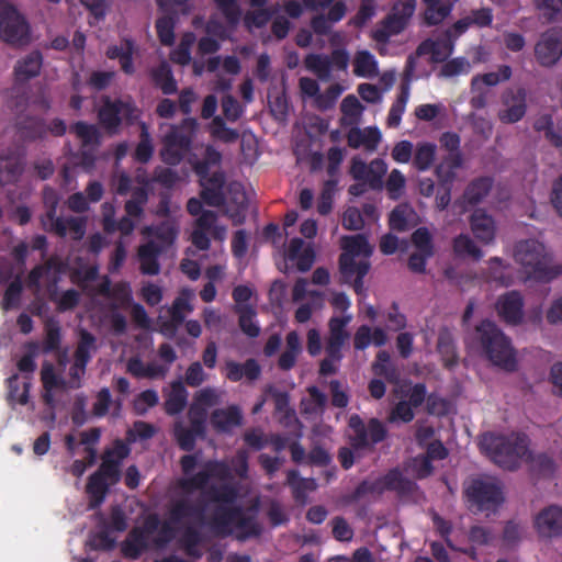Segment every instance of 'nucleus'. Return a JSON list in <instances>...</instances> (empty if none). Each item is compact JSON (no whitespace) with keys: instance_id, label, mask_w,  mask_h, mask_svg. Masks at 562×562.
Returning a JSON list of instances; mask_svg holds the SVG:
<instances>
[{"instance_id":"69168bd1","label":"nucleus","mask_w":562,"mask_h":562,"mask_svg":"<svg viewBox=\"0 0 562 562\" xmlns=\"http://www.w3.org/2000/svg\"><path fill=\"white\" fill-rule=\"evenodd\" d=\"M451 12V4L439 2L436 5H426L424 13L425 23L429 26L438 25Z\"/></svg>"},{"instance_id":"1a4fd4ad","label":"nucleus","mask_w":562,"mask_h":562,"mask_svg":"<svg viewBox=\"0 0 562 562\" xmlns=\"http://www.w3.org/2000/svg\"><path fill=\"white\" fill-rule=\"evenodd\" d=\"M469 508L474 512H495L504 502L501 484L491 477L472 479L464 488Z\"/></svg>"},{"instance_id":"4d7b16f0","label":"nucleus","mask_w":562,"mask_h":562,"mask_svg":"<svg viewBox=\"0 0 562 562\" xmlns=\"http://www.w3.org/2000/svg\"><path fill=\"white\" fill-rule=\"evenodd\" d=\"M23 292V283L21 278L18 276L5 289L1 307L3 311H10L18 308L21 303V296Z\"/></svg>"},{"instance_id":"79ce46f5","label":"nucleus","mask_w":562,"mask_h":562,"mask_svg":"<svg viewBox=\"0 0 562 562\" xmlns=\"http://www.w3.org/2000/svg\"><path fill=\"white\" fill-rule=\"evenodd\" d=\"M235 312L238 314V325L241 331L250 338L258 337L260 327L255 322L256 310L251 305H238L235 307Z\"/></svg>"},{"instance_id":"cd10ccee","label":"nucleus","mask_w":562,"mask_h":562,"mask_svg":"<svg viewBox=\"0 0 562 562\" xmlns=\"http://www.w3.org/2000/svg\"><path fill=\"white\" fill-rule=\"evenodd\" d=\"M16 133L23 140H37L46 138V122L38 116H25L15 124Z\"/></svg>"},{"instance_id":"393cba45","label":"nucleus","mask_w":562,"mask_h":562,"mask_svg":"<svg viewBox=\"0 0 562 562\" xmlns=\"http://www.w3.org/2000/svg\"><path fill=\"white\" fill-rule=\"evenodd\" d=\"M471 229L480 241L488 244L495 237V222L493 217L479 209L475 210L470 217Z\"/></svg>"},{"instance_id":"4c0bfd02","label":"nucleus","mask_w":562,"mask_h":562,"mask_svg":"<svg viewBox=\"0 0 562 562\" xmlns=\"http://www.w3.org/2000/svg\"><path fill=\"white\" fill-rule=\"evenodd\" d=\"M70 130L80 139L83 148H98L101 145V133L94 124L78 121L71 125Z\"/></svg>"},{"instance_id":"b1692460","label":"nucleus","mask_w":562,"mask_h":562,"mask_svg":"<svg viewBox=\"0 0 562 562\" xmlns=\"http://www.w3.org/2000/svg\"><path fill=\"white\" fill-rule=\"evenodd\" d=\"M387 342V335L381 327L371 328L369 325H360L352 339L353 348L358 351L366 350L371 344L382 347Z\"/></svg>"},{"instance_id":"2f4dec72","label":"nucleus","mask_w":562,"mask_h":562,"mask_svg":"<svg viewBox=\"0 0 562 562\" xmlns=\"http://www.w3.org/2000/svg\"><path fill=\"white\" fill-rule=\"evenodd\" d=\"M24 379L25 381L21 383L18 373L7 379V401L11 407H14L16 404L26 405L29 403L31 382L29 376H24Z\"/></svg>"},{"instance_id":"f3484780","label":"nucleus","mask_w":562,"mask_h":562,"mask_svg":"<svg viewBox=\"0 0 562 562\" xmlns=\"http://www.w3.org/2000/svg\"><path fill=\"white\" fill-rule=\"evenodd\" d=\"M454 40L450 30H447L436 41H424L417 48V54L423 55L429 53L431 61L445 63L453 53Z\"/></svg>"},{"instance_id":"774afa93","label":"nucleus","mask_w":562,"mask_h":562,"mask_svg":"<svg viewBox=\"0 0 562 562\" xmlns=\"http://www.w3.org/2000/svg\"><path fill=\"white\" fill-rule=\"evenodd\" d=\"M157 428L144 420H136L132 429L126 432L127 443L136 441V439L147 440L155 436Z\"/></svg>"},{"instance_id":"4be33fe9","label":"nucleus","mask_w":562,"mask_h":562,"mask_svg":"<svg viewBox=\"0 0 562 562\" xmlns=\"http://www.w3.org/2000/svg\"><path fill=\"white\" fill-rule=\"evenodd\" d=\"M43 66V56L40 50H33L16 61L14 78L16 83H23L40 75Z\"/></svg>"},{"instance_id":"c9c22d12","label":"nucleus","mask_w":562,"mask_h":562,"mask_svg":"<svg viewBox=\"0 0 562 562\" xmlns=\"http://www.w3.org/2000/svg\"><path fill=\"white\" fill-rule=\"evenodd\" d=\"M44 340L42 342V352L52 353L57 352L61 345V327L58 319L48 317L44 322Z\"/></svg>"},{"instance_id":"0eeeda50","label":"nucleus","mask_w":562,"mask_h":562,"mask_svg":"<svg viewBox=\"0 0 562 562\" xmlns=\"http://www.w3.org/2000/svg\"><path fill=\"white\" fill-rule=\"evenodd\" d=\"M480 449L490 459L506 470H516L524 457L529 453L526 435L503 436L486 432L481 437Z\"/></svg>"},{"instance_id":"c756f323","label":"nucleus","mask_w":562,"mask_h":562,"mask_svg":"<svg viewBox=\"0 0 562 562\" xmlns=\"http://www.w3.org/2000/svg\"><path fill=\"white\" fill-rule=\"evenodd\" d=\"M188 391L179 380L170 384V390L165 394L166 400L164 409L167 415L176 416L180 414L188 404Z\"/></svg>"},{"instance_id":"603ef678","label":"nucleus","mask_w":562,"mask_h":562,"mask_svg":"<svg viewBox=\"0 0 562 562\" xmlns=\"http://www.w3.org/2000/svg\"><path fill=\"white\" fill-rule=\"evenodd\" d=\"M277 11V8H261L247 11L243 19L244 25L248 30L252 27L262 29L269 23Z\"/></svg>"},{"instance_id":"dca6fc26","label":"nucleus","mask_w":562,"mask_h":562,"mask_svg":"<svg viewBox=\"0 0 562 562\" xmlns=\"http://www.w3.org/2000/svg\"><path fill=\"white\" fill-rule=\"evenodd\" d=\"M535 527L544 538L562 536V507L550 505L540 510L535 518Z\"/></svg>"},{"instance_id":"a878e982","label":"nucleus","mask_w":562,"mask_h":562,"mask_svg":"<svg viewBox=\"0 0 562 562\" xmlns=\"http://www.w3.org/2000/svg\"><path fill=\"white\" fill-rule=\"evenodd\" d=\"M286 484L292 490V496L297 504L307 503L308 493L317 488V483L313 477H300L297 470H289L286 473Z\"/></svg>"},{"instance_id":"4468645a","label":"nucleus","mask_w":562,"mask_h":562,"mask_svg":"<svg viewBox=\"0 0 562 562\" xmlns=\"http://www.w3.org/2000/svg\"><path fill=\"white\" fill-rule=\"evenodd\" d=\"M499 317L508 325L517 326L524 319V297L519 291L513 290L501 295L496 302Z\"/></svg>"},{"instance_id":"20e7f679","label":"nucleus","mask_w":562,"mask_h":562,"mask_svg":"<svg viewBox=\"0 0 562 562\" xmlns=\"http://www.w3.org/2000/svg\"><path fill=\"white\" fill-rule=\"evenodd\" d=\"M471 346L494 366L508 372L517 369L512 340L490 319H484L475 326L471 336Z\"/></svg>"},{"instance_id":"473e14b6","label":"nucleus","mask_w":562,"mask_h":562,"mask_svg":"<svg viewBox=\"0 0 562 562\" xmlns=\"http://www.w3.org/2000/svg\"><path fill=\"white\" fill-rule=\"evenodd\" d=\"M97 348V338L87 329H80L79 340L74 353L76 367L86 369L92 358V352Z\"/></svg>"},{"instance_id":"aec40b11","label":"nucleus","mask_w":562,"mask_h":562,"mask_svg":"<svg viewBox=\"0 0 562 562\" xmlns=\"http://www.w3.org/2000/svg\"><path fill=\"white\" fill-rule=\"evenodd\" d=\"M504 104L507 106L498 114L503 123H516L520 121L526 114V92L524 89H518L516 93L504 95Z\"/></svg>"},{"instance_id":"e433bc0d","label":"nucleus","mask_w":562,"mask_h":562,"mask_svg":"<svg viewBox=\"0 0 562 562\" xmlns=\"http://www.w3.org/2000/svg\"><path fill=\"white\" fill-rule=\"evenodd\" d=\"M493 180L490 177H480L472 180L465 188L462 199L470 205L480 203L491 191Z\"/></svg>"},{"instance_id":"8fccbe9b","label":"nucleus","mask_w":562,"mask_h":562,"mask_svg":"<svg viewBox=\"0 0 562 562\" xmlns=\"http://www.w3.org/2000/svg\"><path fill=\"white\" fill-rule=\"evenodd\" d=\"M378 71V63L374 56L368 50H360L353 60V72L358 77H372Z\"/></svg>"},{"instance_id":"680f3d73","label":"nucleus","mask_w":562,"mask_h":562,"mask_svg":"<svg viewBox=\"0 0 562 562\" xmlns=\"http://www.w3.org/2000/svg\"><path fill=\"white\" fill-rule=\"evenodd\" d=\"M336 186L337 180L335 179H329L324 182L317 202V212L321 215H327L331 212Z\"/></svg>"},{"instance_id":"72a5a7b5","label":"nucleus","mask_w":562,"mask_h":562,"mask_svg":"<svg viewBox=\"0 0 562 562\" xmlns=\"http://www.w3.org/2000/svg\"><path fill=\"white\" fill-rule=\"evenodd\" d=\"M463 165L461 150L448 153L442 161L436 166L435 173L439 182L452 183L456 178V170Z\"/></svg>"},{"instance_id":"864d4df0","label":"nucleus","mask_w":562,"mask_h":562,"mask_svg":"<svg viewBox=\"0 0 562 562\" xmlns=\"http://www.w3.org/2000/svg\"><path fill=\"white\" fill-rule=\"evenodd\" d=\"M383 476L374 481L363 480L348 495V502L356 503L370 494L381 495L384 492Z\"/></svg>"},{"instance_id":"ea45409f","label":"nucleus","mask_w":562,"mask_h":562,"mask_svg":"<svg viewBox=\"0 0 562 562\" xmlns=\"http://www.w3.org/2000/svg\"><path fill=\"white\" fill-rule=\"evenodd\" d=\"M404 19L391 12L382 21V26L373 32V38L376 42L385 43L393 35L400 34L406 27Z\"/></svg>"},{"instance_id":"e2e57ef3","label":"nucleus","mask_w":562,"mask_h":562,"mask_svg":"<svg viewBox=\"0 0 562 562\" xmlns=\"http://www.w3.org/2000/svg\"><path fill=\"white\" fill-rule=\"evenodd\" d=\"M470 68L471 65L465 57H456L445 61L440 69L439 76L451 78L462 74H469Z\"/></svg>"},{"instance_id":"9d476101","label":"nucleus","mask_w":562,"mask_h":562,"mask_svg":"<svg viewBox=\"0 0 562 562\" xmlns=\"http://www.w3.org/2000/svg\"><path fill=\"white\" fill-rule=\"evenodd\" d=\"M0 38L13 46L31 41V27L25 16L10 2L0 1Z\"/></svg>"},{"instance_id":"0e129e2a","label":"nucleus","mask_w":562,"mask_h":562,"mask_svg":"<svg viewBox=\"0 0 562 562\" xmlns=\"http://www.w3.org/2000/svg\"><path fill=\"white\" fill-rule=\"evenodd\" d=\"M195 41V35L192 32L186 33L172 55V60L179 65H188L191 61V47Z\"/></svg>"},{"instance_id":"412c9836","label":"nucleus","mask_w":562,"mask_h":562,"mask_svg":"<svg viewBox=\"0 0 562 562\" xmlns=\"http://www.w3.org/2000/svg\"><path fill=\"white\" fill-rule=\"evenodd\" d=\"M210 422L212 427L218 432H228L232 428L240 426L243 414L238 406L231 405L227 408L214 409Z\"/></svg>"},{"instance_id":"6e6552de","label":"nucleus","mask_w":562,"mask_h":562,"mask_svg":"<svg viewBox=\"0 0 562 562\" xmlns=\"http://www.w3.org/2000/svg\"><path fill=\"white\" fill-rule=\"evenodd\" d=\"M98 122L108 135H117L122 124L134 125L140 117V110L131 97L112 99L103 95L98 110Z\"/></svg>"},{"instance_id":"423d86ee","label":"nucleus","mask_w":562,"mask_h":562,"mask_svg":"<svg viewBox=\"0 0 562 562\" xmlns=\"http://www.w3.org/2000/svg\"><path fill=\"white\" fill-rule=\"evenodd\" d=\"M514 257L529 280L548 283L562 274V266L552 265V257L546 246L536 239L519 241Z\"/></svg>"},{"instance_id":"a19ab883","label":"nucleus","mask_w":562,"mask_h":562,"mask_svg":"<svg viewBox=\"0 0 562 562\" xmlns=\"http://www.w3.org/2000/svg\"><path fill=\"white\" fill-rule=\"evenodd\" d=\"M304 66L322 81H328L331 77L328 55L311 53L304 58Z\"/></svg>"},{"instance_id":"f8f14e48","label":"nucleus","mask_w":562,"mask_h":562,"mask_svg":"<svg viewBox=\"0 0 562 562\" xmlns=\"http://www.w3.org/2000/svg\"><path fill=\"white\" fill-rule=\"evenodd\" d=\"M535 55L540 65H554L562 56V30L551 29L544 32L536 44Z\"/></svg>"},{"instance_id":"9b49d317","label":"nucleus","mask_w":562,"mask_h":562,"mask_svg":"<svg viewBox=\"0 0 562 562\" xmlns=\"http://www.w3.org/2000/svg\"><path fill=\"white\" fill-rule=\"evenodd\" d=\"M192 136L182 130H171L164 139V147L160 150L161 159L170 166L179 165L190 151Z\"/></svg>"},{"instance_id":"a211bd4d","label":"nucleus","mask_w":562,"mask_h":562,"mask_svg":"<svg viewBox=\"0 0 562 562\" xmlns=\"http://www.w3.org/2000/svg\"><path fill=\"white\" fill-rule=\"evenodd\" d=\"M217 215L214 211L205 210L195 220L191 234V241L199 250H209L211 240L210 232L216 226Z\"/></svg>"},{"instance_id":"09e8293b","label":"nucleus","mask_w":562,"mask_h":562,"mask_svg":"<svg viewBox=\"0 0 562 562\" xmlns=\"http://www.w3.org/2000/svg\"><path fill=\"white\" fill-rule=\"evenodd\" d=\"M154 154V145L148 132L147 125L140 124L139 142L134 151V160L140 164H147Z\"/></svg>"},{"instance_id":"3c124183","label":"nucleus","mask_w":562,"mask_h":562,"mask_svg":"<svg viewBox=\"0 0 562 562\" xmlns=\"http://www.w3.org/2000/svg\"><path fill=\"white\" fill-rule=\"evenodd\" d=\"M452 246L458 257H472L474 260H480L483 257L482 250L467 234H460L454 237Z\"/></svg>"},{"instance_id":"338daca9","label":"nucleus","mask_w":562,"mask_h":562,"mask_svg":"<svg viewBox=\"0 0 562 562\" xmlns=\"http://www.w3.org/2000/svg\"><path fill=\"white\" fill-rule=\"evenodd\" d=\"M411 239L416 250L426 252V255L435 254L432 236L427 227H418L412 234Z\"/></svg>"},{"instance_id":"bb28decb","label":"nucleus","mask_w":562,"mask_h":562,"mask_svg":"<svg viewBox=\"0 0 562 562\" xmlns=\"http://www.w3.org/2000/svg\"><path fill=\"white\" fill-rule=\"evenodd\" d=\"M161 251L162 247L154 240H150L139 247V269L143 274L157 276L160 272L158 257Z\"/></svg>"},{"instance_id":"6ab92c4d","label":"nucleus","mask_w":562,"mask_h":562,"mask_svg":"<svg viewBox=\"0 0 562 562\" xmlns=\"http://www.w3.org/2000/svg\"><path fill=\"white\" fill-rule=\"evenodd\" d=\"M225 376L231 382H239L243 378L252 382L261 375V367L254 358L247 359L244 363L227 360L225 362Z\"/></svg>"},{"instance_id":"5701e85b","label":"nucleus","mask_w":562,"mask_h":562,"mask_svg":"<svg viewBox=\"0 0 562 562\" xmlns=\"http://www.w3.org/2000/svg\"><path fill=\"white\" fill-rule=\"evenodd\" d=\"M381 140V132L375 126H369L363 130L351 127L347 134L349 147L358 149L363 146L367 150H375Z\"/></svg>"},{"instance_id":"7ed1b4c3","label":"nucleus","mask_w":562,"mask_h":562,"mask_svg":"<svg viewBox=\"0 0 562 562\" xmlns=\"http://www.w3.org/2000/svg\"><path fill=\"white\" fill-rule=\"evenodd\" d=\"M130 453L128 443L122 439H115L112 447L104 449L98 470L88 477L86 485L90 509L99 508L103 504L110 486L121 481V467Z\"/></svg>"},{"instance_id":"58836bf2","label":"nucleus","mask_w":562,"mask_h":562,"mask_svg":"<svg viewBox=\"0 0 562 562\" xmlns=\"http://www.w3.org/2000/svg\"><path fill=\"white\" fill-rule=\"evenodd\" d=\"M151 79L155 86L158 87L164 94H173L178 90L171 67L166 61H162L158 67L153 69Z\"/></svg>"},{"instance_id":"7c9ffc66","label":"nucleus","mask_w":562,"mask_h":562,"mask_svg":"<svg viewBox=\"0 0 562 562\" xmlns=\"http://www.w3.org/2000/svg\"><path fill=\"white\" fill-rule=\"evenodd\" d=\"M437 351L441 356L443 367L451 369L457 366L459 356L453 335L448 327H442L438 333Z\"/></svg>"},{"instance_id":"ddd939ff","label":"nucleus","mask_w":562,"mask_h":562,"mask_svg":"<svg viewBox=\"0 0 562 562\" xmlns=\"http://www.w3.org/2000/svg\"><path fill=\"white\" fill-rule=\"evenodd\" d=\"M370 267L368 260L356 261L349 254L339 256V271L344 282L350 283L353 280L352 288L358 295L364 292L363 278L368 274Z\"/></svg>"},{"instance_id":"37998d69","label":"nucleus","mask_w":562,"mask_h":562,"mask_svg":"<svg viewBox=\"0 0 562 562\" xmlns=\"http://www.w3.org/2000/svg\"><path fill=\"white\" fill-rule=\"evenodd\" d=\"M409 99V85L408 82H403L401 85V91L397 95L396 100L393 102L389 115H387V126L396 128L400 126L402 121V115L405 112V108L407 101Z\"/></svg>"},{"instance_id":"49530a36","label":"nucleus","mask_w":562,"mask_h":562,"mask_svg":"<svg viewBox=\"0 0 562 562\" xmlns=\"http://www.w3.org/2000/svg\"><path fill=\"white\" fill-rule=\"evenodd\" d=\"M341 247L345 250L344 254H349L352 257L359 255L369 257L372 254L368 238L362 234L344 236L341 238Z\"/></svg>"},{"instance_id":"13d9d810","label":"nucleus","mask_w":562,"mask_h":562,"mask_svg":"<svg viewBox=\"0 0 562 562\" xmlns=\"http://www.w3.org/2000/svg\"><path fill=\"white\" fill-rule=\"evenodd\" d=\"M148 195L144 188L137 187L133 190L132 199L125 202L124 209L128 217H140L144 213V204L147 202Z\"/></svg>"},{"instance_id":"de8ad7c7","label":"nucleus","mask_w":562,"mask_h":562,"mask_svg":"<svg viewBox=\"0 0 562 562\" xmlns=\"http://www.w3.org/2000/svg\"><path fill=\"white\" fill-rule=\"evenodd\" d=\"M372 369L376 375L383 376L391 383L396 382L398 379V371L396 367L391 363L390 353L385 350H380L376 353Z\"/></svg>"},{"instance_id":"a18cd8bd","label":"nucleus","mask_w":562,"mask_h":562,"mask_svg":"<svg viewBox=\"0 0 562 562\" xmlns=\"http://www.w3.org/2000/svg\"><path fill=\"white\" fill-rule=\"evenodd\" d=\"M147 233L161 243V247L170 246L175 243L179 229L171 221H164L158 225L146 228Z\"/></svg>"},{"instance_id":"2eb2a0df","label":"nucleus","mask_w":562,"mask_h":562,"mask_svg":"<svg viewBox=\"0 0 562 562\" xmlns=\"http://www.w3.org/2000/svg\"><path fill=\"white\" fill-rule=\"evenodd\" d=\"M351 321V315L346 316H334L328 322L329 336L326 341L325 351L326 355H329L336 359H342L341 349L349 338V333L346 327Z\"/></svg>"},{"instance_id":"f704fd0d","label":"nucleus","mask_w":562,"mask_h":562,"mask_svg":"<svg viewBox=\"0 0 562 562\" xmlns=\"http://www.w3.org/2000/svg\"><path fill=\"white\" fill-rule=\"evenodd\" d=\"M221 161L222 154L211 145L206 146L201 160H199L195 155L189 158V162L199 179L205 178L210 173L211 168L218 166Z\"/></svg>"},{"instance_id":"f03ea898","label":"nucleus","mask_w":562,"mask_h":562,"mask_svg":"<svg viewBox=\"0 0 562 562\" xmlns=\"http://www.w3.org/2000/svg\"><path fill=\"white\" fill-rule=\"evenodd\" d=\"M248 452L240 449L231 460V464L223 460H207L200 471L193 473L198 465V454H184L179 461L182 476L176 481V487L183 497H188L195 492H201L202 495L211 486L212 479L221 481V484L231 483L233 471L239 479L245 480L248 477Z\"/></svg>"},{"instance_id":"6e6d98bb","label":"nucleus","mask_w":562,"mask_h":562,"mask_svg":"<svg viewBox=\"0 0 562 562\" xmlns=\"http://www.w3.org/2000/svg\"><path fill=\"white\" fill-rule=\"evenodd\" d=\"M387 167L383 159H373L367 170V177L362 180L373 190H380L383 187V177L386 173Z\"/></svg>"},{"instance_id":"bf43d9fd","label":"nucleus","mask_w":562,"mask_h":562,"mask_svg":"<svg viewBox=\"0 0 562 562\" xmlns=\"http://www.w3.org/2000/svg\"><path fill=\"white\" fill-rule=\"evenodd\" d=\"M512 68L508 65H502L498 67V71H491L483 75H477L472 78V87L477 82H483L486 86H496L502 81H507L512 77Z\"/></svg>"},{"instance_id":"f257e3e1","label":"nucleus","mask_w":562,"mask_h":562,"mask_svg":"<svg viewBox=\"0 0 562 562\" xmlns=\"http://www.w3.org/2000/svg\"><path fill=\"white\" fill-rule=\"evenodd\" d=\"M238 498L237 484H211L195 502L188 497L172 502L169 518L172 522L192 519L209 526L217 536H229L236 531L240 540L259 537L262 532L260 524L256 516L247 515L241 506L235 505Z\"/></svg>"},{"instance_id":"5fc2aeb1","label":"nucleus","mask_w":562,"mask_h":562,"mask_svg":"<svg viewBox=\"0 0 562 562\" xmlns=\"http://www.w3.org/2000/svg\"><path fill=\"white\" fill-rule=\"evenodd\" d=\"M530 459V469L533 474L539 477H551L555 472V463L551 457L546 453H539L531 456L528 453Z\"/></svg>"},{"instance_id":"c03bdc74","label":"nucleus","mask_w":562,"mask_h":562,"mask_svg":"<svg viewBox=\"0 0 562 562\" xmlns=\"http://www.w3.org/2000/svg\"><path fill=\"white\" fill-rule=\"evenodd\" d=\"M437 147L432 143H418L415 149L413 165L418 171L430 169L435 161Z\"/></svg>"},{"instance_id":"39448f33","label":"nucleus","mask_w":562,"mask_h":562,"mask_svg":"<svg viewBox=\"0 0 562 562\" xmlns=\"http://www.w3.org/2000/svg\"><path fill=\"white\" fill-rule=\"evenodd\" d=\"M348 427L351 430L348 436L350 447L339 448L337 456L345 470H349L355 464V452L372 451L389 437L385 423L376 417L366 422L358 414H352L348 419Z\"/></svg>"},{"instance_id":"c85d7f7f","label":"nucleus","mask_w":562,"mask_h":562,"mask_svg":"<svg viewBox=\"0 0 562 562\" xmlns=\"http://www.w3.org/2000/svg\"><path fill=\"white\" fill-rule=\"evenodd\" d=\"M384 491L396 492L400 497L412 496L418 488L417 484L405 477L398 469L390 470L383 475Z\"/></svg>"},{"instance_id":"052dcab7","label":"nucleus","mask_w":562,"mask_h":562,"mask_svg":"<svg viewBox=\"0 0 562 562\" xmlns=\"http://www.w3.org/2000/svg\"><path fill=\"white\" fill-rule=\"evenodd\" d=\"M156 31L160 43L171 46L175 43V20L170 15H164L156 21Z\"/></svg>"}]
</instances>
